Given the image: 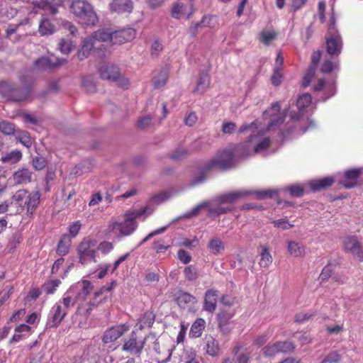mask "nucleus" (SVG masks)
Here are the masks:
<instances>
[{
    "instance_id": "nucleus-60",
    "label": "nucleus",
    "mask_w": 363,
    "mask_h": 363,
    "mask_svg": "<svg viewBox=\"0 0 363 363\" xmlns=\"http://www.w3.org/2000/svg\"><path fill=\"white\" fill-rule=\"evenodd\" d=\"M170 197V194L168 192H160L155 195L152 200L155 203H161L166 201Z\"/></svg>"
},
{
    "instance_id": "nucleus-52",
    "label": "nucleus",
    "mask_w": 363,
    "mask_h": 363,
    "mask_svg": "<svg viewBox=\"0 0 363 363\" xmlns=\"http://www.w3.org/2000/svg\"><path fill=\"white\" fill-rule=\"evenodd\" d=\"M260 41L265 45H269L276 38V33L274 31L263 30L261 32Z\"/></svg>"
},
{
    "instance_id": "nucleus-21",
    "label": "nucleus",
    "mask_w": 363,
    "mask_h": 363,
    "mask_svg": "<svg viewBox=\"0 0 363 363\" xmlns=\"http://www.w3.org/2000/svg\"><path fill=\"white\" fill-rule=\"evenodd\" d=\"M135 30L132 28L113 31L112 44H122L134 39Z\"/></svg>"
},
{
    "instance_id": "nucleus-57",
    "label": "nucleus",
    "mask_w": 363,
    "mask_h": 363,
    "mask_svg": "<svg viewBox=\"0 0 363 363\" xmlns=\"http://www.w3.org/2000/svg\"><path fill=\"white\" fill-rule=\"evenodd\" d=\"M113 249V244L107 241L102 242L98 246H96V250L100 251L104 255L109 253Z\"/></svg>"
},
{
    "instance_id": "nucleus-12",
    "label": "nucleus",
    "mask_w": 363,
    "mask_h": 363,
    "mask_svg": "<svg viewBox=\"0 0 363 363\" xmlns=\"http://www.w3.org/2000/svg\"><path fill=\"white\" fill-rule=\"evenodd\" d=\"M343 247L346 252H350L359 261H363V250L356 236H347L343 240Z\"/></svg>"
},
{
    "instance_id": "nucleus-43",
    "label": "nucleus",
    "mask_w": 363,
    "mask_h": 363,
    "mask_svg": "<svg viewBox=\"0 0 363 363\" xmlns=\"http://www.w3.org/2000/svg\"><path fill=\"white\" fill-rule=\"evenodd\" d=\"M168 79V72L166 69H162L158 75L155 76L153 79V84L155 88H160L163 86Z\"/></svg>"
},
{
    "instance_id": "nucleus-48",
    "label": "nucleus",
    "mask_w": 363,
    "mask_h": 363,
    "mask_svg": "<svg viewBox=\"0 0 363 363\" xmlns=\"http://www.w3.org/2000/svg\"><path fill=\"white\" fill-rule=\"evenodd\" d=\"M208 247L213 254H219L224 250L222 241L218 238L212 239L208 243Z\"/></svg>"
},
{
    "instance_id": "nucleus-22",
    "label": "nucleus",
    "mask_w": 363,
    "mask_h": 363,
    "mask_svg": "<svg viewBox=\"0 0 363 363\" xmlns=\"http://www.w3.org/2000/svg\"><path fill=\"white\" fill-rule=\"evenodd\" d=\"M321 57V52L320 51L314 52L312 55L311 60L312 63L308 68L306 74L304 75L302 79V86L306 87L311 83L313 77L315 75V69L318 63L319 62Z\"/></svg>"
},
{
    "instance_id": "nucleus-28",
    "label": "nucleus",
    "mask_w": 363,
    "mask_h": 363,
    "mask_svg": "<svg viewBox=\"0 0 363 363\" xmlns=\"http://www.w3.org/2000/svg\"><path fill=\"white\" fill-rule=\"evenodd\" d=\"M204 340L206 353L212 357L218 355L220 345L218 340L211 335H206Z\"/></svg>"
},
{
    "instance_id": "nucleus-29",
    "label": "nucleus",
    "mask_w": 363,
    "mask_h": 363,
    "mask_svg": "<svg viewBox=\"0 0 363 363\" xmlns=\"http://www.w3.org/2000/svg\"><path fill=\"white\" fill-rule=\"evenodd\" d=\"M96 40L93 36H89L83 41L81 49L78 52V57L80 60H83L88 57L91 50L94 48Z\"/></svg>"
},
{
    "instance_id": "nucleus-61",
    "label": "nucleus",
    "mask_w": 363,
    "mask_h": 363,
    "mask_svg": "<svg viewBox=\"0 0 363 363\" xmlns=\"http://www.w3.org/2000/svg\"><path fill=\"white\" fill-rule=\"evenodd\" d=\"M178 259L183 263V264H188L191 260V257L190 255L184 250L180 249L177 252Z\"/></svg>"
},
{
    "instance_id": "nucleus-54",
    "label": "nucleus",
    "mask_w": 363,
    "mask_h": 363,
    "mask_svg": "<svg viewBox=\"0 0 363 363\" xmlns=\"http://www.w3.org/2000/svg\"><path fill=\"white\" fill-rule=\"evenodd\" d=\"M277 344L279 352H291L295 348L294 345L289 341L277 342Z\"/></svg>"
},
{
    "instance_id": "nucleus-3",
    "label": "nucleus",
    "mask_w": 363,
    "mask_h": 363,
    "mask_svg": "<svg viewBox=\"0 0 363 363\" xmlns=\"http://www.w3.org/2000/svg\"><path fill=\"white\" fill-rule=\"evenodd\" d=\"M148 209L145 207L125 213L123 220L116 221L110 225L111 231L118 238L130 236L138 228L136 218L145 215Z\"/></svg>"
},
{
    "instance_id": "nucleus-46",
    "label": "nucleus",
    "mask_w": 363,
    "mask_h": 363,
    "mask_svg": "<svg viewBox=\"0 0 363 363\" xmlns=\"http://www.w3.org/2000/svg\"><path fill=\"white\" fill-rule=\"evenodd\" d=\"M74 45L70 39L62 38L58 43V48L64 55L69 54L74 48Z\"/></svg>"
},
{
    "instance_id": "nucleus-1",
    "label": "nucleus",
    "mask_w": 363,
    "mask_h": 363,
    "mask_svg": "<svg viewBox=\"0 0 363 363\" xmlns=\"http://www.w3.org/2000/svg\"><path fill=\"white\" fill-rule=\"evenodd\" d=\"M281 106L279 103H274L271 108L264 112V118L267 121V127L264 128L257 125V122L242 125L239 133H249L247 141L237 145L236 152L242 157L251 155L252 153H265L271 140L267 133L284 122V116L280 113Z\"/></svg>"
},
{
    "instance_id": "nucleus-55",
    "label": "nucleus",
    "mask_w": 363,
    "mask_h": 363,
    "mask_svg": "<svg viewBox=\"0 0 363 363\" xmlns=\"http://www.w3.org/2000/svg\"><path fill=\"white\" fill-rule=\"evenodd\" d=\"M333 267L330 264H327L322 270L319 279L321 281H327L332 274Z\"/></svg>"
},
{
    "instance_id": "nucleus-50",
    "label": "nucleus",
    "mask_w": 363,
    "mask_h": 363,
    "mask_svg": "<svg viewBox=\"0 0 363 363\" xmlns=\"http://www.w3.org/2000/svg\"><path fill=\"white\" fill-rule=\"evenodd\" d=\"M185 278L189 281L196 280L198 277V270L196 267L193 265L188 266L184 270Z\"/></svg>"
},
{
    "instance_id": "nucleus-27",
    "label": "nucleus",
    "mask_w": 363,
    "mask_h": 363,
    "mask_svg": "<svg viewBox=\"0 0 363 363\" xmlns=\"http://www.w3.org/2000/svg\"><path fill=\"white\" fill-rule=\"evenodd\" d=\"M32 172L27 168L18 169L13 174V179L15 184H24L31 181Z\"/></svg>"
},
{
    "instance_id": "nucleus-45",
    "label": "nucleus",
    "mask_w": 363,
    "mask_h": 363,
    "mask_svg": "<svg viewBox=\"0 0 363 363\" xmlns=\"http://www.w3.org/2000/svg\"><path fill=\"white\" fill-rule=\"evenodd\" d=\"M16 138L24 146L30 147L32 145V140L28 132L17 130L16 131Z\"/></svg>"
},
{
    "instance_id": "nucleus-63",
    "label": "nucleus",
    "mask_w": 363,
    "mask_h": 363,
    "mask_svg": "<svg viewBox=\"0 0 363 363\" xmlns=\"http://www.w3.org/2000/svg\"><path fill=\"white\" fill-rule=\"evenodd\" d=\"M232 315L227 312H220L217 315L218 324H230Z\"/></svg>"
},
{
    "instance_id": "nucleus-38",
    "label": "nucleus",
    "mask_w": 363,
    "mask_h": 363,
    "mask_svg": "<svg viewBox=\"0 0 363 363\" xmlns=\"http://www.w3.org/2000/svg\"><path fill=\"white\" fill-rule=\"evenodd\" d=\"M113 30L110 28H101L98 30L92 35L95 40L108 42L112 43Z\"/></svg>"
},
{
    "instance_id": "nucleus-59",
    "label": "nucleus",
    "mask_w": 363,
    "mask_h": 363,
    "mask_svg": "<svg viewBox=\"0 0 363 363\" xmlns=\"http://www.w3.org/2000/svg\"><path fill=\"white\" fill-rule=\"evenodd\" d=\"M22 240V236L18 232L13 233L9 239V245L11 249H13L19 244Z\"/></svg>"
},
{
    "instance_id": "nucleus-47",
    "label": "nucleus",
    "mask_w": 363,
    "mask_h": 363,
    "mask_svg": "<svg viewBox=\"0 0 363 363\" xmlns=\"http://www.w3.org/2000/svg\"><path fill=\"white\" fill-rule=\"evenodd\" d=\"M15 125L11 122L2 121L0 122V132L6 135L16 134Z\"/></svg>"
},
{
    "instance_id": "nucleus-4",
    "label": "nucleus",
    "mask_w": 363,
    "mask_h": 363,
    "mask_svg": "<svg viewBox=\"0 0 363 363\" xmlns=\"http://www.w3.org/2000/svg\"><path fill=\"white\" fill-rule=\"evenodd\" d=\"M69 9L79 23L85 26H94L97 23L98 17L91 5L86 1L73 0Z\"/></svg>"
},
{
    "instance_id": "nucleus-19",
    "label": "nucleus",
    "mask_w": 363,
    "mask_h": 363,
    "mask_svg": "<svg viewBox=\"0 0 363 363\" xmlns=\"http://www.w3.org/2000/svg\"><path fill=\"white\" fill-rule=\"evenodd\" d=\"M100 77L110 82L116 81L119 77V69L111 63H104L99 69Z\"/></svg>"
},
{
    "instance_id": "nucleus-17",
    "label": "nucleus",
    "mask_w": 363,
    "mask_h": 363,
    "mask_svg": "<svg viewBox=\"0 0 363 363\" xmlns=\"http://www.w3.org/2000/svg\"><path fill=\"white\" fill-rule=\"evenodd\" d=\"M129 330L126 325H116L106 330L102 337L104 344L114 342Z\"/></svg>"
},
{
    "instance_id": "nucleus-49",
    "label": "nucleus",
    "mask_w": 363,
    "mask_h": 363,
    "mask_svg": "<svg viewBox=\"0 0 363 363\" xmlns=\"http://www.w3.org/2000/svg\"><path fill=\"white\" fill-rule=\"evenodd\" d=\"M82 84L87 92L92 93L96 91V84L92 76L83 77Z\"/></svg>"
},
{
    "instance_id": "nucleus-56",
    "label": "nucleus",
    "mask_w": 363,
    "mask_h": 363,
    "mask_svg": "<svg viewBox=\"0 0 363 363\" xmlns=\"http://www.w3.org/2000/svg\"><path fill=\"white\" fill-rule=\"evenodd\" d=\"M340 360V355L336 351L330 352L321 362V363H337Z\"/></svg>"
},
{
    "instance_id": "nucleus-30",
    "label": "nucleus",
    "mask_w": 363,
    "mask_h": 363,
    "mask_svg": "<svg viewBox=\"0 0 363 363\" xmlns=\"http://www.w3.org/2000/svg\"><path fill=\"white\" fill-rule=\"evenodd\" d=\"M333 183L334 179L333 177H325L321 179L311 181L308 185L313 191H318L332 186Z\"/></svg>"
},
{
    "instance_id": "nucleus-34",
    "label": "nucleus",
    "mask_w": 363,
    "mask_h": 363,
    "mask_svg": "<svg viewBox=\"0 0 363 363\" xmlns=\"http://www.w3.org/2000/svg\"><path fill=\"white\" fill-rule=\"evenodd\" d=\"M201 357L192 348H186L181 358L180 363H200Z\"/></svg>"
},
{
    "instance_id": "nucleus-2",
    "label": "nucleus",
    "mask_w": 363,
    "mask_h": 363,
    "mask_svg": "<svg viewBox=\"0 0 363 363\" xmlns=\"http://www.w3.org/2000/svg\"><path fill=\"white\" fill-rule=\"evenodd\" d=\"M255 194L257 199L272 198L278 194L277 191L266 190L259 191H251L245 189H240L225 194L216 201V205L210 204L208 206V216L215 217L220 214L225 213L232 210V207L225 206L226 204H232L240 199H243L250 194Z\"/></svg>"
},
{
    "instance_id": "nucleus-51",
    "label": "nucleus",
    "mask_w": 363,
    "mask_h": 363,
    "mask_svg": "<svg viewBox=\"0 0 363 363\" xmlns=\"http://www.w3.org/2000/svg\"><path fill=\"white\" fill-rule=\"evenodd\" d=\"M13 287L11 284H7L4 286V289L0 292V306H2L13 293Z\"/></svg>"
},
{
    "instance_id": "nucleus-62",
    "label": "nucleus",
    "mask_w": 363,
    "mask_h": 363,
    "mask_svg": "<svg viewBox=\"0 0 363 363\" xmlns=\"http://www.w3.org/2000/svg\"><path fill=\"white\" fill-rule=\"evenodd\" d=\"M281 78H282L281 69H279V67L274 68V73L272 77V83L274 86H278L280 84V83L281 82Z\"/></svg>"
},
{
    "instance_id": "nucleus-18",
    "label": "nucleus",
    "mask_w": 363,
    "mask_h": 363,
    "mask_svg": "<svg viewBox=\"0 0 363 363\" xmlns=\"http://www.w3.org/2000/svg\"><path fill=\"white\" fill-rule=\"evenodd\" d=\"M66 62L67 60L64 58L52 59L49 57H42L35 61L34 66L39 70L53 69Z\"/></svg>"
},
{
    "instance_id": "nucleus-5",
    "label": "nucleus",
    "mask_w": 363,
    "mask_h": 363,
    "mask_svg": "<svg viewBox=\"0 0 363 363\" xmlns=\"http://www.w3.org/2000/svg\"><path fill=\"white\" fill-rule=\"evenodd\" d=\"M40 194L39 191L28 192L26 189H19L12 196V202L21 208L26 209L28 215H33L40 203Z\"/></svg>"
},
{
    "instance_id": "nucleus-37",
    "label": "nucleus",
    "mask_w": 363,
    "mask_h": 363,
    "mask_svg": "<svg viewBox=\"0 0 363 363\" xmlns=\"http://www.w3.org/2000/svg\"><path fill=\"white\" fill-rule=\"evenodd\" d=\"M177 301L181 308H185L189 304H194L196 298L187 292H179L177 296Z\"/></svg>"
},
{
    "instance_id": "nucleus-41",
    "label": "nucleus",
    "mask_w": 363,
    "mask_h": 363,
    "mask_svg": "<svg viewBox=\"0 0 363 363\" xmlns=\"http://www.w3.org/2000/svg\"><path fill=\"white\" fill-rule=\"evenodd\" d=\"M260 261L259 265L262 267L267 268L268 267L271 263L272 262V257L270 255L267 247L262 246V252L260 253Z\"/></svg>"
},
{
    "instance_id": "nucleus-8",
    "label": "nucleus",
    "mask_w": 363,
    "mask_h": 363,
    "mask_svg": "<svg viewBox=\"0 0 363 363\" xmlns=\"http://www.w3.org/2000/svg\"><path fill=\"white\" fill-rule=\"evenodd\" d=\"M92 289L93 286L89 281L82 280L71 286L65 294L72 298L74 305L78 301L86 300Z\"/></svg>"
},
{
    "instance_id": "nucleus-15",
    "label": "nucleus",
    "mask_w": 363,
    "mask_h": 363,
    "mask_svg": "<svg viewBox=\"0 0 363 363\" xmlns=\"http://www.w3.org/2000/svg\"><path fill=\"white\" fill-rule=\"evenodd\" d=\"M363 174V168L352 169L345 172L342 177L337 179L338 183L346 189L354 187L358 178Z\"/></svg>"
},
{
    "instance_id": "nucleus-23",
    "label": "nucleus",
    "mask_w": 363,
    "mask_h": 363,
    "mask_svg": "<svg viewBox=\"0 0 363 363\" xmlns=\"http://www.w3.org/2000/svg\"><path fill=\"white\" fill-rule=\"evenodd\" d=\"M312 98L309 94H304L300 96L296 101V106L298 109V113H291V118L294 121L301 118L303 116L305 108H308L311 104Z\"/></svg>"
},
{
    "instance_id": "nucleus-53",
    "label": "nucleus",
    "mask_w": 363,
    "mask_h": 363,
    "mask_svg": "<svg viewBox=\"0 0 363 363\" xmlns=\"http://www.w3.org/2000/svg\"><path fill=\"white\" fill-rule=\"evenodd\" d=\"M287 190L289 191L291 196L301 197L304 193L305 188L301 184H296L291 186L287 189Z\"/></svg>"
},
{
    "instance_id": "nucleus-26",
    "label": "nucleus",
    "mask_w": 363,
    "mask_h": 363,
    "mask_svg": "<svg viewBox=\"0 0 363 363\" xmlns=\"http://www.w3.org/2000/svg\"><path fill=\"white\" fill-rule=\"evenodd\" d=\"M32 328L27 324H21L15 328L14 334L9 341L15 344L27 337L31 333Z\"/></svg>"
},
{
    "instance_id": "nucleus-24",
    "label": "nucleus",
    "mask_w": 363,
    "mask_h": 363,
    "mask_svg": "<svg viewBox=\"0 0 363 363\" xmlns=\"http://www.w3.org/2000/svg\"><path fill=\"white\" fill-rule=\"evenodd\" d=\"M218 296V291L210 289L205 293L203 309L206 311L213 313L216 309L217 299Z\"/></svg>"
},
{
    "instance_id": "nucleus-13",
    "label": "nucleus",
    "mask_w": 363,
    "mask_h": 363,
    "mask_svg": "<svg viewBox=\"0 0 363 363\" xmlns=\"http://www.w3.org/2000/svg\"><path fill=\"white\" fill-rule=\"evenodd\" d=\"M323 101H325L335 94V86L333 81H325L319 79L313 87Z\"/></svg>"
},
{
    "instance_id": "nucleus-39",
    "label": "nucleus",
    "mask_w": 363,
    "mask_h": 363,
    "mask_svg": "<svg viewBox=\"0 0 363 363\" xmlns=\"http://www.w3.org/2000/svg\"><path fill=\"white\" fill-rule=\"evenodd\" d=\"M22 158V153L20 150H15L5 153L1 157V161L4 163L16 164Z\"/></svg>"
},
{
    "instance_id": "nucleus-16",
    "label": "nucleus",
    "mask_w": 363,
    "mask_h": 363,
    "mask_svg": "<svg viewBox=\"0 0 363 363\" xmlns=\"http://www.w3.org/2000/svg\"><path fill=\"white\" fill-rule=\"evenodd\" d=\"M195 9L192 2H177L172 9V16L179 19L185 17L189 18L194 13Z\"/></svg>"
},
{
    "instance_id": "nucleus-44",
    "label": "nucleus",
    "mask_w": 363,
    "mask_h": 363,
    "mask_svg": "<svg viewBox=\"0 0 363 363\" xmlns=\"http://www.w3.org/2000/svg\"><path fill=\"white\" fill-rule=\"evenodd\" d=\"M209 203L208 202H202L198 205H196L194 208H193L190 211L184 213L182 217L185 218H191L197 216L200 211L202 209H207L208 211Z\"/></svg>"
},
{
    "instance_id": "nucleus-32",
    "label": "nucleus",
    "mask_w": 363,
    "mask_h": 363,
    "mask_svg": "<svg viewBox=\"0 0 363 363\" xmlns=\"http://www.w3.org/2000/svg\"><path fill=\"white\" fill-rule=\"evenodd\" d=\"M205 327L206 321L204 319L197 318L191 327L189 331V337L192 338H196L201 336Z\"/></svg>"
},
{
    "instance_id": "nucleus-20",
    "label": "nucleus",
    "mask_w": 363,
    "mask_h": 363,
    "mask_svg": "<svg viewBox=\"0 0 363 363\" xmlns=\"http://www.w3.org/2000/svg\"><path fill=\"white\" fill-rule=\"evenodd\" d=\"M16 91V88H15L13 84L7 82L0 83V93L8 99L18 101L26 96V91H23L22 95H17Z\"/></svg>"
},
{
    "instance_id": "nucleus-64",
    "label": "nucleus",
    "mask_w": 363,
    "mask_h": 363,
    "mask_svg": "<svg viewBox=\"0 0 363 363\" xmlns=\"http://www.w3.org/2000/svg\"><path fill=\"white\" fill-rule=\"evenodd\" d=\"M110 265L108 264H104L101 265L99 267V269L96 271L94 274V277H96L98 279H102L104 278L108 273V271L109 270Z\"/></svg>"
},
{
    "instance_id": "nucleus-35",
    "label": "nucleus",
    "mask_w": 363,
    "mask_h": 363,
    "mask_svg": "<svg viewBox=\"0 0 363 363\" xmlns=\"http://www.w3.org/2000/svg\"><path fill=\"white\" fill-rule=\"evenodd\" d=\"M38 32L40 35H52L55 32V26L46 17H43L39 23Z\"/></svg>"
},
{
    "instance_id": "nucleus-40",
    "label": "nucleus",
    "mask_w": 363,
    "mask_h": 363,
    "mask_svg": "<svg viewBox=\"0 0 363 363\" xmlns=\"http://www.w3.org/2000/svg\"><path fill=\"white\" fill-rule=\"evenodd\" d=\"M210 84V77L208 74H203L200 76L199 82L196 86L194 91L203 94L208 87Z\"/></svg>"
},
{
    "instance_id": "nucleus-6",
    "label": "nucleus",
    "mask_w": 363,
    "mask_h": 363,
    "mask_svg": "<svg viewBox=\"0 0 363 363\" xmlns=\"http://www.w3.org/2000/svg\"><path fill=\"white\" fill-rule=\"evenodd\" d=\"M72 306H74V304L72 298L64 294L62 298L56 302L51 308L48 313L46 324L47 327H57L67 315L69 308Z\"/></svg>"
},
{
    "instance_id": "nucleus-9",
    "label": "nucleus",
    "mask_w": 363,
    "mask_h": 363,
    "mask_svg": "<svg viewBox=\"0 0 363 363\" xmlns=\"http://www.w3.org/2000/svg\"><path fill=\"white\" fill-rule=\"evenodd\" d=\"M96 242L94 240H84L77 247L79 262L86 264L94 261L96 262Z\"/></svg>"
},
{
    "instance_id": "nucleus-7",
    "label": "nucleus",
    "mask_w": 363,
    "mask_h": 363,
    "mask_svg": "<svg viewBox=\"0 0 363 363\" xmlns=\"http://www.w3.org/2000/svg\"><path fill=\"white\" fill-rule=\"evenodd\" d=\"M237 147L235 150H225L222 152H219L213 159L209 160L204 167L205 170L211 169H218L220 170H225L233 165L234 163V153L238 155L236 152Z\"/></svg>"
},
{
    "instance_id": "nucleus-14",
    "label": "nucleus",
    "mask_w": 363,
    "mask_h": 363,
    "mask_svg": "<svg viewBox=\"0 0 363 363\" xmlns=\"http://www.w3.org/2000/svg\"><path fill=\"white\" fill-rule=\"evenodd\" d=\"M64 0H35L33 1V9L35 12L43 10L45 12L55 15L58 12V8Z\"/></svg>"
},
{
    "instance_id": "nucleus-33",
    "label": "nucleus",
    "mask_w": 363,
    "mask_h": 363,
    "mask_svg": "<svg viewBox=\"0 0 363 363\" xmlns=\"http://www.w3.org/2000/svg\"><path fill=\"white\" fill-rule=\"evenodd\" d=\"M289 253L294 257H303L305 255V247L296 241H289L287 245Z\"/></svg>"
},
{
    "instance_id": "nucleus-31",
    "label": "nucleus",
    "mask_w": 363,
    "mask_h": 363,
    "mask_svg": "<svg viewBox=\"0 0 363 363\" xmlns=\"http://www.w3.org/2000/svg\"><path fill=\"white\" fill-rule=\"evenodd\" d=\"M71 237L68 235H63L58 242L56 252L60 256H65L68 254L71 245Z\"/></svg>"
},
{
    "instance_id": "nucleus-11",
    "label": "nucleus",
    "mask_w": 363,
    "mask_h": 363,
    "mask_svg": "<svg viewBox=\"0 0 363 363\" xmlns=\"http://www.w3.org/2000/svg\"><path fill=\"white\" fill-rule=\"evenodd\" d=\"M146 343V337L138 340L135 331H132L129 337L124 340L122 350L140 357Z\"/></svg>"
},
{
    "instance_id": "nucleus-58",
    "label": "nucleus",
    "mask_w": 363,
    "mask_h": 363,
    "mask_svg": "<svg viewBox=\"0 0 363 363\" xmlns=\"http://www.w3.org/2000/svg\"><path fill=\"white\" fill-rule=\"evenodd\" d=\"M264 350V354L267 357H273L279 352L277 342L267 346Z\"/></svg>"
},
{
    "instance_id": "nucleus-36",
    "label": "nucleus",
    "mask_w": 363,
    "mask_h": 363,
    "mask_svg": "<svg viewBox=\"0 0 363 363\" xmlns=\"http://www.w3.org/2000/svg\"><path fill=\"white\" fill-rule=\"evenodd\" d=\"M155 318V315L152 312L146 311L138 320L137 325L140 330H143L145 328H150L154 323Z\"/></svg>"
},
{
    "instance_id": "nucleus-10",
    "label": "nucleus",
    "mask_w": 363,
    "mask_h": 363,
    "mask_svg": "<svg viewBox=\"0 0 363 363\" xmlns=\"http://www.w3.org/2000/svg\"><path fill=\"white\" fill-rule=\"evenodd\" d=\"M342 49V38L336 28H328V37L326 40V50L331 56H338Z\"/></svg>"
},
{
    "instance_id": "nucleus-42",
    "label": "nucleus",
    "mask_w": 363,
    "mask_h": 363,
    "mask_svg": "<svg viewBox=\"0 0 363 363\" xmlns=\"http://www.w3.org/2000/svg\"><path fill=\"white\" fill-rule=\"evenodd\" d=\"M60 284L61 281L59 279L49 280L42 286V290L46 294H52L56 291Z\"/></svg>"
},
{
    "instance_id": "nucleus-25",
    "label": "nucleus",
    "mask_w": 363,
    "mask_h": 363,
    "mask_svg": "<svg viewBox=\"0 0 363 363\" xmlns=\"http://www.w3.org/2000/svg\"><path fill=\"white\" fill-rule=\"evenodd\" d=\"M133 8L131 0H113L110 4V9L118 13H130Z\"/></svg>"
}]
</instances>
